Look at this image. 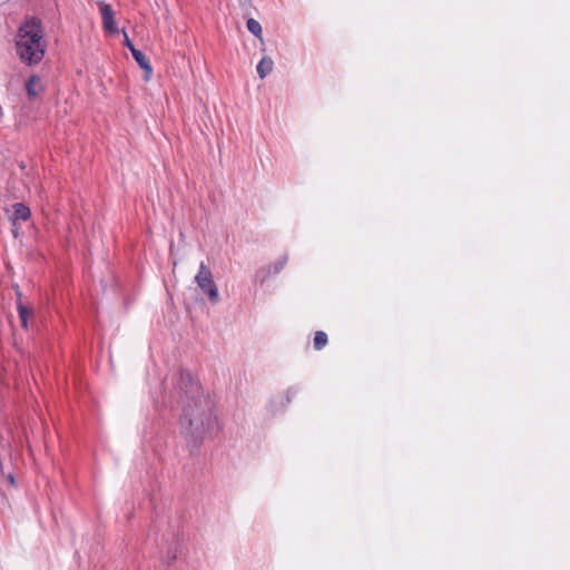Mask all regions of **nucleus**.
I'll list each match as a JSON object with an SVG mask.
<instances>
[{"label": "nucleus", "mask_w": 570, "mask_h": 570, "mask_svg": "<svg viewBox=\"0 0 570 570\" xmlns=\"http://www.w3.org/2000/svg\"><path fill=\"white\" fill-rule=\"evenodd\" d=\"M131 55H132L134 59L136 60V62L139 65V67L141 69H144L146 71V73L149 76L153 72V68H151V65H150L148 58L144 55V52H141L138 49H132Z\"/></svg>", "instance_id": "5"}, {"label": "nucleus", "mask_w": 570, "mask_h": 570, "mask_svg": "<svg viewBox=\"0 0 570 570\" xmlns=\"http://www.w3.org/2000/svg\"><path fill=\"white\" fill-rule=\"evenodd\" d=\"M35 85H36V76H30L27 81V85H26V89H27L28 96L30 98H33L36 96Z\"/></svg>", "instance_id": "9"}, {"label": "nucleus", "mask_w": 570, "mask_h": 570, "mask_svg": "<svg viewBox=\"0 0 570 570\" xmlns=\"http://www.w3.org/2000/svg\"><path fill=\"white\" fill-rule=\"evenodd\" d=\"M99 12L101 14L102 28L105 32L115 35L118 32V26L115 19V11L109 3L99 2Z\"/></svg>", "instance_id": "3"}, {"label": "nucleus", "mask_w": 570, "mask_h": 570, "mask_svg": "<svg viewBox=\"0 0 570 570\" xmlns=\"http://www.w3.org/2000/svg\"><path fill=\"white\" fill-rule=\"evenodd\" d=\"M31 212L28 207H26L21 203H16L12 205V214L10 218L13 220V225H16L17 220H27L29 219Z\"/></svg>", "instance_id": "4"}, {"label": "nucleus", "mask_w": 570, "mask_h": 570, "mask_svg": "<svg viewBox=\"0 0 570 570\" xmlns=\"http://www.w3.org/2000/svg\"><path fill=\"white\" fill-rule=\"evenodd\" d=\"M327 344V334L323 331H317L314 336V347L320 351Z\"/></svg>", "instance_id": "7"}, {"label": "nucleus", "mask_w": 570, "mask_h": 570, "mask_svg": "<svg viewBox=\"0 0 570 570\" xmlns=\"http://www.w3.org/2000/svg\"><path fill=\"white\" fill-rule=\"evenodd\" d=\"M246 26H247V29H248L253 35H255V36H256V37H258V38H261V37H262V26H261V23H259L257 20H255V19L250 18V19H248V20H247Z\"/></svg>", "instance_id": "8"}, {"label": "nucleus", "mask_w": 570, "mask_h": 570, "mask_svg": "<svg viewBox=\"0 0 570 570\" xmlns=\"http://www.w3.org/2000/svg\"><path fill=\"white\" fill-rule=\"evenodd\" d=\"M195 279L203 293L206 294L212 302L216 303L218 301V289L214 283L210 269L204 263L200 264L199 272Z\"/></svg>", "instance_id": "2"}, {"label": "nucleus", "mask_w": 570, "mask_h": 570, "mask_svg": "<svg viewBox=\"0 0 570 570\" xmlns=\"http://www.w3.org/2000/svg\"><path fill=\"white\" fill-rule=\"evenodd\" d=\"M7 479L9 480V482H10L11 484H13V483H14V479H13L12 474H8Z\"/></svg>", "instance_id": "14"}, {"label": "nucleus", "mask_w": 570, "mask_h": 570, "mask_svg": "<svg viewBox=\"0 0 570 570\" xmlns=\"http://www.w3.org/2000/svg\"><path fill=\"white\" fill-rule=\"evenodd\" d=\"M19 314H20V320H21V323L22 325L26 327L27 326V317H28V311L27 308L20 306L19 307Z\"/></svg>", "instance_id": "11"}, {"label": "nucleus", "mask_w": 570, "mask_h": 570, "mask_svg": "<svg viewBox=\"0 0 570 570\" xmlns=\"http://www.w3.org/2000/svg\"><path fill=\"white\" fill-rule=\"evenodd\" d=\"M40 36L38 35V42H37V46H38V61L41 59V57L45 55V49L42 48V45H41V41H40Z\"/></svg>", "instance_id": "12"}, {"label": "nucleus", "mask_w": 570, "mask_h": 570, "mask_svg": "<svg viewBox=\"0 0 570 570\" xmlns=\"http://www.w3.org/2000/svg\"><path fill=\"white\" fill-rule=\"evenodd\" d=\"M36 21L29 19L20 29L17 39V53L22 61L31 63L35 56Z\"/></svg>", "instance_id": "1"}, {"label": "nucleus", "mask_w": 570, "mask_h": 570, "mask_svg": "<svg viewBox=\"0 0 570 570\" xmlns=\"http://www.w3.org/2000/svg\"><path fill=\"white\" fill-rule=\"evenodd\" d=\"M273 70V60L264 57L257 65V73L261 78H265Z\"/></svg>", "instance_id": "6"}, {"label": "nucleus", "mask_w": 570, "mask_h": 570, "mask_svg": "<svg viewBox=\"0 0 570 570\" xmlns=\"http://www.w3.org/2000/svg\"><path fill=\"white\" fill-rule=\"evenodd\" d=\"M190 392L193 394V399L197 403V400L200 397V386L198 383L190 382Z\"/></svg>", "instance_id": "10"}, {"label": "nucleus", "mask_w": 570, "mask_h": 570, "mask_svg": "<svg viewBox=\"0 0 570 570\" xmlns=\"http://www.w3.org/2000/svg\"><path fill=\"white\" fill-rule=\"evenodd\" d=\"M124 45L130 50V52H132V49H136L127 33H125Z\"/></svg>", "instance_id": "13"}]
</instances>
